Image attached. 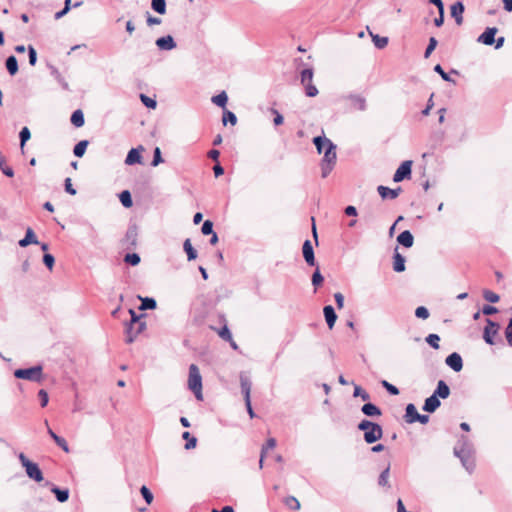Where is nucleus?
Here are the masks:
<instances>
[{
    "label": "nucleus",
    "instance_id": "40",
    "mask_svg": "<svg viewBox=\"0 0 512 512\" xmlns=\"http://www.w3.org/2000/svg\"><path fill=\"white\" fill-rule=\"evenodd\" d=\"M371 36H372V41L375 45L376 48L378 49H383L387 46L388 44V38L387 37H381L379 35H373L372 33H370Z\"/></svg>",
    "mask_w": 512,
    "mask_h": 512
},
{
    "label": "nucleus",
    "instance_id": "43",
    "mask_svg": "<svg viewBox=\"0 0 512 512\" xmlns=\"http://www.w3.org/2000/svg\"><path fill=\"white\" fill-rule=\"evenodd\" d=\"M223 124L226 125L228 122L231 124V125H235L237 123V117L236 115L229 111V110H225L224 113H223Z\"/></svg>",
    "mask_w": 512,
    "mask_h": 512
},
{
    "label": "nucleus",
    "instance_id": "29",
    "mask_svg": "<svg viewBox=\"0 0 512 512\" xmlns=\"http://www.w3.org/2000/svg\"><path fill=\"white\" fill-rule=\"evenodd\" d=\"M349 100L351 101L354 108L364 111L366 110V100L360 95H350Z\"/></svg>",
    "mask_w": 512,
    "mask_h": 512
},
{
    "label": "nucleus",
    "instance_id": "18",
    "mask_svg": "<svg viewBox=\"0 0 512 512\" xmlns=\"http://www.w3.org/2000/svg\"><path fill=\"white\" fill-rule=\"evenodd\" d=\"M441 405V402L436 395L432 394L430 397L426 398L422 409L425 412L433 413L435 412Z\"/></svg>",
    "mask_w": 512,
    "mask_h": 512
},
{
    "label": "nucleus",
    "instance_id": "34",
    "mask_svg": "<svg viewBox=\"0 0 512 512\" xmlns=\"http://www.w3.org/2000/svg\"><path fill=\"white\" fill-rule=\"evenodd\" d=\"M89 142L87 140H81L79 141L75 146H74V149H73V153L76 157H82L85 152H86V149H87V146H88Z\"/></svg>",
    "mask_w": 512,
    "mask_h": 512
},
{
    "label": "nucleus",
    "instance_id": "19",
    "mask_svg": "<svg viewBox=\"0 0 512 512\" xmlns=\"http://www.w3.org/2000/svg\"><path fill=\"white\" fill-rule=\"evenodd\" d=\"M324 317L329 329H332L337 320V314L335 309L331 305H327L323 308Z\"/></svg>",
    "mask_w": 512,
    "mask_h": 512
},
{
    "label": "nucleus",
    "instance_id": "24",
    "mask_svg": "<svg viewBox=\"0 0 512 512\" xmlns=\"http://www.w3.org/2000/svg\"><path fill=\"white\" fill-rule=\"evenodd\" d=\"M141 160H142V157L139 153V150L136 148H132L126 156L125 163L127 165L140 164Z\"/></svg>",
    "mask_w": 512,
    "mask_h": 512
},
{
    "label": "nucleus",
    "instance_id": "31",
    "mask_svg": "<svg viewBox=\"0 0 512 512\" xmlns=\"http://www.w3.org/2000/svg\"><path fill=\"white\" fill-rule=\"evenodd\" d=\"M70 120H71V123L75 127H77V128L82 127L85 123L84 114H83L82 110H80V109L75 110L72 113Z\"/></svg>",
    "mask_w": 512,
    "mask_h": 512
},
{
    "label": "nucleus",
    "instance_id": "26",
    "mask_svg": "<svg viewBox=\"0 0 512 512\" xmlns=\"http://www.w3.org/2000/svg\"><path fill=\"white\" fill-rule=\"evenodd\" d=\"M5 66L8 71V73L11 76H14L18 72V61L17 58L14 55H10L6 58Z\"/></svg>",
    "mask_w": 512,
    "mask_h": 512
},
{
    "label": "nucleus",
    "instance_id": "1",
    "mask_svg": "<svg viewBox=\"0 0 512 512\" xmlns=\"http://www.w3.org/2000/svg\"><path fill=\"white\" fill-rule=\"evenodd\" d=\"M313 143L319 154L324 153L321 161V176L326 178L336 165V145L325 136L314 137Z\"/></svg>",
    "mask_w": 512,
    "mask_h": 512
},
{
    "label": "nucleus",
    "instance_id": "48",
    "mask_svg": "<svg viewBox=\"0 0 512 512\" xmlns=\"http://www.w3.org/2000/svg\"><path fill=\"white\" fill-rule=\"evenodd\" d=\"M437 44H438V41L436 40V38L435 37H430L429 43H428V45L426 47V50L424 52V57L425 58H428L431 55V53L435 50Z\"/></svg>",
    "mask_w": 512,
    "mask_h": 512
},
{
    "label": "nucleus",
    "instance_id": "46",
    "mask_svg": "<svg viewBox=\"0 0 512 512\" xmlns=\"http://www.w3.org/2000/svg\"><path fill=\"white\" fill-rule=\"evenodd\" d=\"M425 341L434 349H439L440 337L437 334H429Z\"/></svg>",
    "mask_w": 512,
    "mask_h": 512
},
{
    "label": "nucleus",
    "instance_id": "44",
    "mask_svg": "<svg viewBox=\"0 0 512 512\" xmlns=\"http://www.w3.org/2000/svg\"><path fill=\"white\" fill-rule=\"evenodd\" d=\"M140 260V256L137 253H127L124 257V261L132 266L138 265Z\"/></svg>",
    "mask_w": 512,
    "mask_h": 512
},
{
    "label": "nucleus",
    "instance_id": "45",
    "mask_svg": "<svg viewBox=\"0 0 512 512\" xmlns=\"http://www.w3.org/2000/svg\"><path fill=\"white\" fill-rule=\"evenodd\" d=\"M126 238L132 245L136 244V239H137V227L136 226H131L128 228V230L126 232Z\"/></svg>",
    "mask_w": 512,
    "mask_h": 512
},
{
    "label": "nucleus",
    "instance_id": "8",
    "mask_svg": "<svg viewBox=\"0 0 512 512\" xmlns=\"http://www.w3.org/2000/svg\"><path fill=\"white\" fill-rule=\"evenodd\" d=\"M145 328L146 323L144 321H140L137 324H128L126 327V342L132 343Z\"/></svg>",
    "mask_w": 512,
    "mask_h": 512
},
{
    "label": "nucleus",
    "instance_id": "36",
    "mask_svg": "<svg viewBox=\"0 0 512 512\" xmlns=\"http://www.w3.org/2000/svg\"><path fill=\"white\" fill-rule=\"evenodd\" d=\"M227 101H228V96L225 91H222L218 95L212 97V102L215 105L222 107V108H225Z\"/></svg>",
    "mask_w": 512,
    "mask_h": 512
},
{
    "label": "nucleus",
    "instance_id": "39",
    "mask_svg": "<svg viewBox=\"0 0 512 512\" xmlns=\"http://www.w3.org/2000/svg\"><path fill=\"white\" fill-rule=\"evenodd\" d=\"M182 438L186 440L185 449L189 450L196 447L197 444V438L194 436H191L189 432H184L182 434Z\"/></svg>",
    "mask_w": 512,
    "mask_h": 512
},
{
    "label": "nucleus",
    "instance_id": "10",
    "mask_svg": "<svg viewBox=\"0 0 512 512\" xmlns=\"http://www.w3.org/2000/svg\"><path fill=\"white\" fill-rule=\"evenodd\" d=\"M382 436L383 429L378 423H375L371 428L364 432V440L367 444L375 443L380 440Z\"/></svg>",
    "mask_w": 512,
    "mask_h": 512
},
{
    "label": "nucleus",
    "instance_id": "25",
    "mask_svg": "<svg viewBox=\"0 0 512 512\" xmlns=\"http://www.w3.org/2000/svg\"><path fill=\"white\" fill-rule=\"evenodd\" d=\"M406 413H405V421L409 424H412V423H415L416 422V417L419 415L417 409H416V406L412 403H409L407 406H406V409H405Z\"/></svg>",
    "mask_w": 512,
    "mask_h": 512
},
{
    "label": "nucleus",
    "instance_id": "28",
    "mask_svg": "<svg viewBox=\"0 0 512 512\" xmlns=\"http://www.w3.org/2000/svg\"><path fill=\"white\" fill-rule=\"evenodd\" d=\"M51 492L55 495L56 499L60 503H64L69 498V490L68 489H61L55 485L52 486Z\"/></svg>",
    "mask_w": 512,
    "mask_h": 512
},
{
    "label": "nucleus",
    "instance_id": "64",
    "mask_svg": "<svg viewBox=\"0 0 512 512\" xmlns=\"http://www.w3.org/2000/svg\"><path fill=\"white\" fill-rule=\"evenodd\" d=\"M505 337L509 346L512 347V318L509 320L508 325L505 329Z\"/></svg>",
    "mask_w": 512,
    "mask_h": 512
},
{
    "label": "nucleus",
    "instance_id": "32",
    "mask_svg": "<svg viewBox=\"0 0 512 512\" xmlns=\"http://www.w3.org/2000/svg\"><path fill=\"white\" fill-rule=\"evenodd\" d=\"M151 8L160 15H164L167 11L166 0H151Z\"/></svg>",
    "mask_w": 512,
    "mask_h": 512
},
{
    "label": "nucleus",
    "instance_id": "5",
    "mask_svg": "<svg viewBox=\"0 0 512 512\" xmlns=\"http://www.w3.org/2000/svg\"><path fill=\"white\" fill-rule=\"evenodd\" d=\"M18 459L25 469L28 478L34 480L35 482L43 481V473L37 463L30 461L23 452L18 454Z\"/></svg>",
    "mask_w": 512,
    "mask_h": 512
},
{
    "label": "nucleus",
    "instance_id": "13",
    "mask_svg": "<svg viewBox=\"0 0 512 512\" xmlns=\"http://www.w3.org/2000/svg\"><path fill=\"white\" fill-rule=\"evenodd\" d=\"M497 32L498 29L496 27H487L485 31L478 37L477 41L484 45H493Z\"/></svg>",
    "mask_w": 512,
    "mask_h": 512
},
{
    "label": "nucleus",
    "instance_id": "21",
    "mask_svg": "<svg viewBox=\"0 0 512 512\" xmlns=\"http://www.w3.org/2000/svg\"><path fill=\"white\" fill-rule=\"evenodd\" d=\"M397 242L405 248H410L413 246L414 237L409 230H405L398 235Z\"/></svg>",
    "mask_w": 512,
    "mask_h": 512
},
{
    "label": "nucleus",
    "instance_id": "4",
    "mask_svg": "<svg viewBox=\"0 0 512 512\" xmlns=\"http://www.w3.org/2000/svg\"><path fill=\"white\" fill-rule=\"evenodd\" d=\"M14 376L17 379H24L36 383H41L43 381V367L41 365H36L30 368H20L14 371Z\"/></svg>",
    "mask_w": 512,
    "mask_h": 512
},
{
    "label": "nucleus",
    "instance_id": "7",
    "mask_svg": "<svg viewBox=\"0 0 512 512\" xmlns=\"http://www.w3.org/2000/svg\"><path fill=\"white\" fill-rule=\"evenodd\" d=\"M412 172V161L406 160L401 163V165L397 168L396 172L393 176L394 182H401L404 179H409L411 177Z\"/></svg>",
    "mask_w": 512,
    "mask_h": 512
},
{
    "label": "nucleus",
    "instance_id": "23",
    "mask_svg": "<svg viewBox=\"0 0 512 512\" xmlns=\"http://www.w3.org/2000/svg\"><path fill=\"white\" fill-rule=\"evenodd\" d=\"M30 244H39L32 228H27L25 237L19 241L21 247H27Z\"/></svg>",
    "mask_w": 512,
    "mask_h": 512
},
{
    "label": "nucleus",
    "instance_id": "49",
    "mask_svg": "<svg viewBox=\"0 0 512 512\" xmlns=\"http://www.w3.org/2000/svg\"><path fill=\"white\" fill-rule=\"evenodd\" d=\"M483 297L486 301H488L490 303H497L500 299L498 294H496L490 290H484Z\"/></svg>",
    "mask_w": 512,
    "mask_h": 512
},
{
    "label": "nucleus",
    "instance_id": "42",
    "mask_svg": "<svg viewBox=\"0 0 512 512\" xmlns=\"http://www.w3.org/2000/svg\"><path fill=\"white\" fill-rule=\"evenodd\" d=\"M389 474H390V468L387 467L386 469H384L380 476H379V479H378V484L380 486H383V487H390L389 485V482H388V479H389Z\"/></svg>",
    "mask_w": 512,
    "mask_h": 512
},
{
    "label": "nucleus",
    "instance_id": "17",
    "mask_svg": "<svg viewBox=\"0 0 512 512\" xmlns=\"http://www.w3.org/2000/svg\"><path fill=\"white\" fill-rule=\"evenodd\" d=\"M377 191L382 199H395L399 196L401 192V187H397L396 189H391L389 187L380 185L377 188Z\"/></svg>",
    "mask_w": 512,
    "mask_h": 512
},
{
    "label": "nucleus",
    "instance_id": "22",
    "mask_svg": "<svg viewBox=\"0 0 512 512\" xmlns=\"http://www.w3.org/2000/svg\"><path fill=\"white\" fill-rule=\"evenodd\" d=\"M433 394L438 398L446 399L450 395V388L445 381L439 380Z\"/></svg>",
    "mask_w": 512,
    "mask_h": 512
},
{
    "label": "nucleus",
    "instance_id": "15",
    "mask_svg": "<svg viewBox=\"0 0 512 512\" xmlns=\"http://www.w3.org/2000/svg\"><path fill=\"white\" fill-rule=\"evenodd\" d=\"M159 50L170 51L176 48V42L171 35L160 37L155 42Z\"/></svg>",
    "mask_w": 512,
    "mask_h": 512
},
{
    "label": "nucleus",
    "instance_id": "3",
    "mask_svg": "<svg viewBox=\"0 0 512 512\" xmlns=\"http://www.w3.org/2000/svg\"><path fill=\"white\" fill-rule=\"evenodd\" d=\"M188 388L194 393L197 400L203 399L202 376L199 368L195 364L189 366Z\"/></svg>",
    "mask_w": 512,
    "mask_h": 512
},
{
    "label": "nucleus",
    "instance_id": "63",
    "mask_svg": "<svg viewBox=\"0 0 512 512\" xmlns=\"http://www.w3.org/2000/svg\"><path fill=\"white\" fill-rule=\"evenodd\" d=\"M218 335L226 341L232 340V334L226 325L218 331Z\"/></svg>",
    "mask_w": 512,
    "mask_h": 512
},
{
    "label": "nucleus",
    "instance_id": "33",
    "mask_svg": "<svg viewBox=\"0 0 512 512\" xmlns=\"http://www.w3.org/2000/svg\"><path fill=\"white\" fill-rule=\"evenodd\" d=\"M183 249L187 254V259L189 261L195 260L197 258V251L193 248L190 239H186L183 243Z\"/></svg>",
    "mask_w": 512,
    "mask_h": 512
},
{
    "label": "nucleus",
    "instance_id": "62",
    "mask_svg": "<svg viewBox=\"0 0 512 512\" xmlns=\"http://www.w3.org/2000/svg\"><path fill=\"white\" fill-rule=\"evenodd\" d=\"M161 162H163V159H162V156H161V150L159 147H156L154 149V153H153V160H152V163L151 165L152 166H157L159 165Z\"/></svg>",
    "mask_w": 512,
    "mask_h": 512
},
{
    "label": "nucleus",
    "instance_id": "20",
    "mask_svg": "<svg viewBox=\"0 0 512 512\" xmlns=\"http://www.w3.org/2000/svg\"><path fill=\"white\" fill-rule=\"evenodd\" d=\"M361 411L368 417H378L382 415L381 409L375 404L368 402L361 407Z\"/></svg>",
    "mask_w": 512,
    "mask_h": 512
},
{
    "label": "nucleus",
    "instance_id": "60",
    "mask_svg": "<svg viewBox=\"0 0 512 512\" xmlns=\"http://www.w3.org/2000/svg\"><path fill=\"white\" fill-rule=\"evenodd\" d=\"M201 232L204 235H210L211 233H213L214 232L213 231V222L210 220L204 221L202 228H201Z\"/></svg>",
    "mask_w": 512,
    "mask_h": 512
},
{
    "label": "nucleus",
    "instance_id": "61",
    "mask_svg": "<svg viewBox=\"0 0 512 512\" xmlns=\"http://www.w3.org/2000/svg\"><path fill=\"white\" fill-rule=\"evenodd\" d=\"M38 397L40 399L41 407H46L49 402V396H48V393L46 392V390L40 389L38 391Z\"/></svg>",
    "mask_w": 512,
    "mask_h": 512
},
{
    "label": "nucleus",
    "instance_id": "51",
    "mask_svg": "<svg viewBox=\"0 0 512 512\" xmlns=\"http://www.w3.org/2000/svg\"><path fill=\"white\" fill-rule=\"evenodd\" d=\"M31 133L27 127H23L19 133L21 147L30 139Z\"/></svg>",
    "mask_w": 512,
    "mask_h": 512
},
{
    "label": "nucleus",
    "instance_id": "53",
    "mask_svg": "<svg viewBox=\"0 0 512 512\" xmlns=\"http://www.w3.org/2000/svg\"><path fill=\"white\" fill-rule=\"evenodd\" d=\"M381 384L389 394L394 396L399 394V389L395 385L389 383L388 381L383 380Z\"/></svg>",
    "mask_w": 512,
    "mask_h": 512
},
{
    "label": "nucleus",
    "instance_id": "55",
    "mask_svg": "<svg viewBox=\"0 0 512 512\" xmlns=\"http://www.w3.org/2000/svg\"><path fill=\"white\" fill-rule=\"evenodd\" d=\"M27 51H28V57H29V64L31 66H35V64L37 62V52H36L35 48L32 45H29L27 47Z\"/></svg>",
    "mask_w": 512,
    "mask_h": 512
},
{
    "label": "nucleus",
    "instance_id": "14",
    "mask_svg": "<svg viewBox=\"0 0 512 512\" xmlns=\"http://www.w3.org/2000/svg\"><path fill=\"white\" fill-rule=\"evenodd\" d=\"M302 253H303V257H304L306 263L309 266L316 265L314 249H313V246H312V243L310 240L307 239L304 241L303 246H302Z\"/></svg>",
    "mask_w": 512,
    "mask_h": 512
},
{
    "label": "nucleus",
    "instance_id": "9",
    "mask_svg": "<svg viewBox=\"0 0 512 512\" xmlns=\"http://www.w3.org/2000/svg\"><path fill=\"white\" fill-rule=\"evenodd\" d=\"M486 327L484 328L483 338L487 344L493 345V337L498 334L499 325L491 319H486Z\"/></svg>",
    "mask_w": 512,
    "mask_h": 512
},
{
    "label": "nucleus",
    "instance_id": "12",
    "mask_svg": "<svg viewBox=\"0 0 512 512\" xmlns=\"http://www.w3.org/2000/svg\"><path fill=\"white\" fill-rule=\"evenodd\" d=\"M445 363L455 372H459L463 368L462 357L457 352L449 354L445 359Z\"/></svg>",
    "mask_w": 512,
    "mask_h": 512
},
{
    "label": "nucleus",
    "instance_id": "38",
    "mask_svg": "<svg viewBox=\"0 0 512 512\" xmlns=\"http://www.w3.org/2000/svg\"><path fill=\"white\" fill-rule=\"evenodd\" d=\"M51 75L57 80V82L64 88L68 89V83L65 81L59 70L54 67L50 66Z\"/></svg>",
    "mask_w": 512,
    "mask_h": 512
},
{
    "label": "nucleus",
    "instance_id": "6",
    "mask_svg": "<svg viewBox=\"0 0 512 512\" xmlns=\"http://www.w3.org/2000/svg\"><path fill=\"white\" fill-rule=\"evenodd\" d=\"M313 75L312 68L303 69L300 73L301 84L304 86L305 94L308 97H315L319 93L317 87L312 83Z\"/></svg>",
    "mask_w": 512,
    "mask_h": 512
},
{
    "label": "nucleus",
    "instance_id": "11",
    "mask_svg": "<svg viewBox=\"0 0 512 512\" xmlns=\"http://www.w3.org/2000/svg\"><path fill=\"white\" fill-rule=\"evenodd\" d=\"M239 378H240L241 392L243 394L244 401L249 402V398H251L250 394H251V387H252V382L250 380V377L245 372H241Z\"/></svg>",
    "mask_w": 512,
    "mask_h": 512
},
{
    "label": "nucleus",
    "instance_id": "59",
    "mask_svg": "<svg viewBox=\"0 0 512 512\" xmlns=\"http://www.w3.org/2000/svg\"><path fill=\"white\" fill-rule=\"evenodd\" d=\"M415 316L421 319H427L429 317V311L424 306H419L415 310Z\"/></svg>",
    "mask_w": 512,
    "mask_h": 512
},
{
    "label": "nucleus",
    "instance_id": "54",
    "mask_svg": "<svg viewBox=\"0 0 512 512\" xmlns=\"http://www.w3.org/2000/svg\"><path fill=\"white\" fill-rule=\"evenodd\" d=\"M323 281H324V278H323L322 274L320 273L319 268L317 267L312 275V284H313V286L318 287L322 284Z\"/></svg>",
    "mask_w": 512,
    "mask_h": 512
},
{
    "label": "nucleus",
    "instance_id": "47",
    "mask_svg": "<svg viewBox=\"0 0 512 512\" xmlns=\"http://www.w3.org/2000/svg\"><path fill=\"white\" fill-rule=\"evenodd\" d=\"M434 71H435L436 73H438L444 81H446V82H452V83H455V80H453V79L449 76V74H448V73H446V72L443 70V68H442V66H441L440 64H437V65H435V66H434Z\"/></svg>",
    "mask_w": 512,
    "mask_h": 512
},
{
    "label": "nucleus",
    "instance_id": "52",
    "mask_svg": "<svg viewBox=\"0 0 512 512\" xmlns=\"http://www.w3.org/2000/svg\"><path fill=\"white\" fill-rule=\"evenodd\" d=\"M140 493L143 496V498H144V500L146 501L147 504H151L152 503V501H153V494L145 485H143L140 488Z\"/></svg>",
    "mask_w": 512,
    "mask_h": 512
},
{
    "label": "nucleus",
    "instance_id": "16",
    "mask_svg": "<svg viewBox=\"0 0 512 512\" xmlns=\"http://www.w3.org/2000/svg\"><path fill=\"white\" fill-rule=\"evenodd\" d=\"M465 7L462 1H457L451 6V16L455 19L458 25L463 23V13Z\"/></svg>",
    "mask_w": 512,
    "mask_h": 512
},
{
    "label": "nucleus",
    "instance_id": "41",
    "mask_svg": "<svg viewBox=\"0 0 512 512\" xmlns=\"http://www.w3.org/2000/svg\"><path fill=\"white\" fill-rule=\"evenodd\" d=\"M284 503L291 510L297 511L300 509V503L294 496L286 497Z\"/></svg>",
    "mask_w": 512,
    "mask_h": 512
},
{
    "label": "nucleus",
    "instance_id": "37",
    "mask_svg": "<svg viewBox=\"0 0 512 512\" xmlns=\"http://www.w3.org/2000/svg\"><path fill=\"white\" fill-rule=\"evenodd\" d=\"M120 202L125 208H130L133 205L131 194L128 190H124L119 195Z\"/></svg>",
    "mask_w": 512,
    "mask_h": 512
},
{
    "label": "nucleus",
    "instance_id": "57",
    "mask_svg": "<svg viewBox=\"0 0 512 512\" xmlns=\"http://www.w3.org/2000/svg\"><path fill=\"white\" fill-rule=\"evenodd\" d=\"M140 99H141L142 103L148 108L154 109L157 105V102L154 99L146 96L145 94H141Z\"/></svg>",
    "mask_w": 512,
    "mask_h": 512
},
{
    "label": "nucleus",
    "instance_id": "35",
    "mask_svg": "<svg viewBox=\"0 0 512 512\" xmlns=\"http://www.w3.org/2000/svg\"><path fill=\"white\" fill-rule=\"evenodd\" d=\"M141 305L139 307L140 310H152L156 308V300L154 298L145 297L141 298Z\"/></svg>",
    "mask_w": 512,
    "mask_h": 512
},
{
    "label": "nucleus",
    "instance_id": "56",
    "mask_svg": "<svg viewBox=\"0 0 512 512\" xmlns=\"http://www.w3.org/2000/svg\"><path fill=\"white\" fill-rule=\"evenodd\" d=\"M43 263L49 270H52L55 263L54 256L52 254L45 253L43 256Z\"/></svg>",
    "mask_w": 512,
    "mask_h": 512
},
{
    "label": "nucleus",
    "instance_id": "27",
    "mask_svg": "<svg viewBox=\"0 0 512 512\" xmlns=\"http://www.w3.org/2000/svg\"><path fill=\"white\" fill-rule=\"evenodd\" d=\"M393 269L395 272H403L405 270V257L402 256L397 251L394 253L393 256Z\"/></svg>",
    "mask_w": 512,
    "mask_h": 512
},
{
    "label": "nucleus",
    "instance_id": "2",
    "mask_svg": "<svg viewBox=\"0 0 512 512\" xmlns=\"http://www.w3.org/2000/svg\"><path fill=\"white\" fill-rule=\"evenodd\" d=\"M454 455L460 459L462 466L468 473H473L475 469V450L470 439L462 435L454 447Z\"/></svg>",
    "mask_w": 512,
    "mask_h": 512
},
{
    "label": "nucleus",
    "instance_id": "58",
    "mask_svg": "<svg viewBox=\"0 0 512 512\" xmlns=\"http://www.w3.org/2000/svg\"><path fill=\"white\" fill-rule=\"evenodd\" d=\"M71 9V0H65L64 8L55 14V19H60Z\"/></svg>",
    "mask_w": 512,
    "mask_h": 512
},
{
    "label": "nucleus",
    "instance_id": "30",
    "mask_svg": "<svg viewBox=\"0 0 512 512\" xmlns=\"http://www.w3.org/2000/svg\"><path fill=\"white\" fill-rule=\"evenodd\" d=\"M48 434L55 441V443L63 449L66 453L69 452V447L66 440L58 436L51 428H48Z\"/></svg>",
    "mask_w": 512,
    "mask_h": 512
},
{
    "label": "nucleus",
    "instance_id": "50",
    "mask_svg": "<svg viewBox=\"0 0 512 512\" xmlns=\"http://www.w3.org/2000/svg\"><path fill=\"white\" fill-rule=\"evenodd\" d=\"M354 397H361L363 401H368L370 399L369 393L363 390L360 386L356 385L354 388Z\"/></svg>",
    "mask_w": 512,
    "mask_h": 512
}]
</instances>
